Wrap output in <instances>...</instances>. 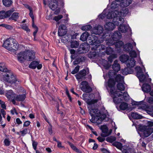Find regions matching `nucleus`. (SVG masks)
Here are the masks:
<instances>
[{"instance_id":"36","label":"nucleus","mask_w":153,"mask_h":153,"mask_svg":"<svg viewBox=\"0 0 153 153\" xmlns=\"http://www.w3.org/2000/svg\"><path fill=\"white\" fill-rule=\"evenodd\" d=\"M128 108V104L125 102H121L119 106L120 109L122 110H124Z\"/></svg>"},{"instance_id":"32","label":"nucleus","mask_w":153,"mask_h":153,"mask_svg":"<svg viewBox=\"0 0 153 153\" xmlns=\"http://www.w3.org/2000/svg\"><path fill=\"white\" fill-rule=\"evenodd\" d=\"M129 59V56L125 54H123L120 57V60L123 63L126 62Z\"/></svg>"},{"instance_id":"7","label":"nucleus","mask_w":153,"mask_h":153,"mask_svg":"<svg viewBox=\"0 0 153 153\" xmlns=\"http://www.w3.org/2000/svg\"><path fill=\"white\" fill-rule=\"evenodd\" d=\"M138 129L140 131L143 132V136L145 137H149L153 132V128L145 126L140 125Z\"/></svg>"},{"instance_id":"20","label":"nucleus","mask_w":153,"mask_h":153,"mask_svg":"<svg viewBox=\"0 0 153 153\" xmlns=\"http://www.w3.org/2000/svg\"><path fill=\"white\" fill-rule=\"evenodd\" d=\"M16 94L13 92L12 90H10L7 91L6 96L9 100H10L15 97Z\"/></svg>"},{"instance_id":"64","label":"nucleus","mask_w":153,"mask_h":153,"mask_svg":"<svg viewBox=\"0 0 153 153\" xmlns=\"http://www.w3.org/2000/svg\"><path fill=\"white\" fill-rule=\"evenodd\" d=\"M147 125L148 127H150L153 126V122L151 121H148L147 122Z\"/></svg>"},{"instance_id":"10","label":"nucleus","mask_w":153,"mask_h":153,"mask_svg":"<svg viewBox=\"0 0 153 153\" xmlns=\"http://www.w3.org/2000/svg\"><path fill=\"white\" fill-rule=\"evenodd\" d=\"M89 73L88 68H87V70L85 69H83L78 72L75 76L77 80H79L80 79L85 80L86 79L85 76L88 74Z\"/></svg>"},{"instance_id":"56","label":"nucleus","mask_w":153,"mask_h":153,"mask_svg":"<svg viewBox=\"0 0 153 153\" xmlns=\"http://www.w3.org/2000/svg\"><path fill=\"white\" fill-rule=\"evenodd\" d=\"M0 26H2L3 27H5L7 29H11L13 27L11 26L5 24H2L0 25Z\"/></svg>"},{"instance_id":"3","label":"nucleus","mask_w":153,"mask_h":153,"mask_svg":"<svg viewBox=\"0 0 153 153\" xmlns=\"http://www.w3.org/2000/svg\"><path fill=\"white\" fill-rule=\"evenodd\" d=\"M116 84V81L112 77H109L107 82L108 87L110 88V92L111 95H113V101L115 104L119 103L121 100V98H119V97L122 95L121 94L118 93L117 91H114Z\"/></svg>"},{"instance_id":"22","label":"nucleus","mask_w":153,"mask_h":153,"mask_svg":"<svg viewBox=\"0 0 153 153\" xmlns=\"http://www.w3.org/2000/svg\"><path fill=\"white\" fill-rule=\"evenodd\" d=\"M133 46L131 43H128L123 46V50L128 52H129L133 49Z\"/></svg>"},{"instance_id":"43","label":"nucleus","mask_w":153,"mask_h":153,"mask_svg":"<svg viewBox=\"0 0 153 153\" xmlns=\"http://www.w3.org/2000/svg\"><path fill=\"white\" fill-rule=\"evenodd\" d=\"M116 140V138L114 136H111L106 138V140L108 142L112 143Z\"/></svg>"},{"instance_id":"50","label":"nucleus","mask_w":153,"mask_h":153,"mask_svg":"<svg viewBox=\"0 0 153 153\" xmlns=\"http://www.w3.org/2000/svg\"><path fill=\"white\" fill-rule=\"evenodd\" d=\"M10 141L9 139L6 138L4 141V145L6 146H10Z\"/></svg>"},{"instance_id":"27","label":"nucleus","mask_w":153,"mask_h":153,"mask_svg":"<svg viewBox=\"0 0 153 153\" xmlns=\"http://www.w3.org/2000/svg\"><path fill=\"white\" fill-rule=\"evenodd\" d=\"M28 9H29L30 12L29 13V15L30 17H31L32 21V27L33 28H35L36 29H37L38 27L37 26L35 25L34 23V16L33 15V10L29 6H28Z\"/></svg>"},{"instance_id":"24","label":"nucleus","mask_w":153,"mask_h":153,"mask_svg":"<svg viewBox=\"0 0 153 153\" xmlns=\"http://www.w3.org/2000/svg\"><path fill=\"white\" fill-rule=\"evenodd\" d=\"M98 120L100 119L102 121H108L109 120V118L108 117H107V115L105 113L103 112H100V115L98 117Z\"/></svg>"},{"instance_id":"21","label":"nucleus","mask_w":153,"mask_h":153,"mask_svg":"<svg viewBox=\"0 0 153 153\" xmlns=\"http://www.w3.org/2000/svg\"><path fill=\"white\" fill-rule=\"evenodd\" d=\"M136 61L134 58H131L128 60L126 63L127 66L128 68H133L135 65Z\"/></svg>"},{"instance_id":"13","label":"nucleus","mask_w":153,"mask_h":153,"mask_svg":"<svg viewBox=\"0 0 153 153\" xmlns=\"http://www.w3.org/2000/svg\"><path fill=\"white\" fill-rule=\"evenodd\" d=\"M39 62L36 60L33 61L29 65V67L31 69H35L36 68L40 70L42 67V64H39Z\"/></svg>"},{"instance_id":"39","label":"nucleus","mask_w":153,"mask_h":153,"mask_svg":"<svg viewBox=\"0 0 153 153\" xmlns=\"http://www.w3.org/2000/svg\"><path fill=\"white\" fill-rule=\"evenodd\" d=\"M19 13L17 12L14 13L9 19L14 20L15 21L19 18Z\"/></svg>"},{"instance_id":"4","label":"nucleus","mask_w":153,"mask_h":153,"mask_svg":"<svg viewBox=\"0 0 153 153\" xmlns=\"http://www.w3.org/2000/svg\"><path fill=\"white\" fill-rule=\"evenodd\" d=\"M88 41L90 45L94 46L91 48L92 51H98L100 53L102 51H104L106 48L105 45L100 44L99 40H97L96 36H91L88 39Z\"/></svg>"},{"instance_id":"11","label":"nucleus","mask_w":153,"mask_h":153,"mask_svg":"<svg viewBox=\"0 0 153 153\" xmlns=\"http://www.w3.org/2000/svg\"><path fill=\"white\" fill-rule=\"evenodd\" d=\"M83 30L88 31L90 30L93 31L94 34L98 35L101 36L102 37L104 38L106 36V33H104V31H111L114 29H82ZM107 36V35H106Z\"/></svg>"},{"instance_id":"16","label":"nucleus","mask_w":153,"mask_h":153,"mask_svg":"<svg viewBox=\"0 0 153 153\" xmlns=\"http://www.w3.org/2000/svg\"><path fill=\"white\" fill-rule=\"evenodd\" d=\"M48 5L53 10H54L58 7V1L56 0H48Z\"/></svg>"},{"instance_id":"63","label":"nucleus","mask_w":153,"mask_h":153,"mask_svg":"<svg viewBox=\"0 0 153 153\" xmlns=\"http://www.w3.org/2000/svg\"><path fill=\"white\" fill-rule=\"evenodd\" d=\"M79 34V33H76L75 34L71 35V39H76V36Z\"/></svg>"},{"instance_id":"25","label":"nucleus","mask_w":153,"mask_h":153,"mask_svg":"<svg viewBox=\"0 0 153 153\" xmlns=\"http://www.w3.org/2000/svg\"><path fill=\"white\" fill-rule=\"evenodd\" d=\"M113 23L111 22L106 23L104 26L105 29H114L116 28V25H116L113 21Z\"/></svg>"},{"instance_id":"35","label":"nucleus","mask_w":153,"mask_h":153,"mask_svg":"<svg viewBox=\"0 0 153 153\" xmlns=\"http://www.w3.org/2000/svg\"><path fill=\"white\" fill-rule=\"evenodd\" d=\"M3 4L7 7L10 6L13 3L12 0H2Z\"/></svg>"},{"instance_id":"29","label":"nucleus","mask_w":153,"mask_h":153,"mask_svg":"<svg viewBox=\"0 0 153 153\" xmlns=\"http://www.w3.org/2000/svg\"><path fill=\"white\" fill-rule=\"evenodd\" d=\"M16 100L17 101L22 102L24 101L26 97L25 94L16 95L15 97Z\"/></svg>"},{"instance_id":"17","label":"nucleus","mask_w":153,"mask_h":153,"mask_svg":"<svg viewBox=\"0 0 153 153\" xmlns=\"http://www.w3.org/2000/svg\"><path fill=\"white\" fill-rule=\"evenodd\" d=\"M121 34L120 32L119 31H116L114 32L111 37L112 41L114 42H117L121 38Z\"/></svg>"},{"instance_id":"46","label":"nucleus","mask_w":153,"mask_h":153,"mask_svg":"<svg viewBox=\"0 0 153 153\" xmlns=\"http://www.w3.org/2000/svg\"><path fill=\"white\" fill-rule=\"evenodd\" d=\"M129 55L131 58H136L137 57V53L134 50L131 51L129 52Z\"/></svg>"},{"instance_id":"15","label":"nucleus","mask_w":153,"mask_h":153,"mask_svg":"<svg viewBox=\"0 0 153 153\" xmlns=\"http://www.w3.org/2000/svg\"><path fill=\"white\" fill-rule=\"evenodd\" d=\"M14 41H15V39L13 38L10 37L4 41L3 46L9 50V48H10V47L12 45L11 43L14 42Z\"/></svg>"},{"instance_id":"1","label":"nucleus","mask_w":153,"mask_h":153,"mask_svg":"<svg viewBox=\"0 0 153 153\" xmlns=\"http://www.w3.org/2000/svg\"><path fill=\"white\" fill-rule=\"evenodd\" d=\"M128 10L127 8H124L120 12L114 10L109 11L106 15V17L108 19H113V21L116 25H120L118 29H128L129 27L128 25L122 24L124 22V19L121 16H125L128 13Z\"/></svg>"},{"instance_id":"26","label":"nucleus","mask_w":153,"mask_h":153,"mask_svg":"<svg viewBox=\"0 0 153 153\" xmlns=\"http://www.w3.org/2000/svg\"><path fill=\"white\" fill-rule=\"evenodd\" d=\"M93 52H90L88 54V57L90 59H94L97 57L99 55L100 53L98 51H94Z\"/></svg>"},{"instance_id":"23","label":"nucleus","mask_w":153,"mask_h":153,"mask_svg":"<svg viewBox=\"0 0 153 153\" xmlns=\"http://www.w3.org/2000/svg\"><path fill=\"white\" fill-rule=\"evenodd\" d=\"M16 40L14 41V42H12V45L9 48V51L15 52L17 51L19 48V45L17 43L15 42Z\"/></svg>"},{"instance_id":"37","label":"nucleus","mask_w":153,"mask_h":153,"mask_svg":"<svg viewBox=\"0 0 153 153\" xmlns=\"http://www.w3.org/2000/svg\"><path fill=\"white\" fill-rule=\"evenodd\" d=\"M70 46L72 48H77L79 46V42L76 40H72L71 42Z\"/></svg>"},{"instance_id":"34","label":"nucleus","mask_w":153,"mask_h":153,"mask_svg":"<svg viewBox=\"0 0 153 153\" xmlns=\"http://www.w3.org/2000/svg\"><path fill=\"white\" fill-rule=\"evenodd\" d=\"M58 35L59 36H62L66 35L68 29H58Z\"/></svg>"},{"instance_id":"52","label":"nucleus","mask_w":153,"mask_h":153,"mask_svg":"<svg viewBox=\"0 0 153 153\" xmlns=\"http://www.w3.org/2000/svg\"><path fill=\"white\" fill-rule=\"evenodd\" d=\"M38 143L34 140H32V146L33 149L36 150L37 149V146L38 145Z\"/></svg>"},{"instance_id":"33","label":"nucleus","mask_w":153,"mask_h":153,"mask_svg":"<svg viewBox=\"0 0 153 153\" xmlns=\"http://www.w3.org/2000/svg\"><path fill=\"white\" fill-rule=\"evenodd\" d=\"M131 116L134 119H140L143 118V116L135 112H131Z\"/></svg>"},{"instance_id":"54","label":"nucleus","mask_w":153,"mask_h":153,"mask_svg":"<svg viewBox=\"0 0 153 153\" xmlns=\"http://www.w3.org/2000/svg\"><path fill=\"white\" fill-rule=\"evenodd\" d=\"M63 17V16L61 15H59L57 16H55L54 18L53 19L55 20L56 21H58L60 19H61Z\"/></svg>"},{"instance_id":"62","label":"nucleus","mask_w":153,"mask_h":153,"mask_svg":"<svg viewBox=\"0 0 153 153\" xmlns=\"http://www.w3.org/2000/svg\"><path fill=\"white\" fill-rule=\"evenodd\" d=\"M74 65H77L80 63V61L79 60V58H76L74 62Z\"/></svg>"},{"instance_id":"38","label":"nucleus","mask_w":153,"mask_h":153,"mask_svg":"<svg viewBox=\"0 0 153 153\" xmlns=\"http://www.w3.org/2000/svg\"><path fill=\"white\" fill-rule=\"evenodd\" d=\"M117 89L120 91H124L125 89V87L121 82H118L117 85Z\"/></svg>"},{"instance_id":"6","label":"nucleus","mask_w":153,"mask_h":153,"mask_svg":"<svg viewBox=\"0 0 153 153\" xmlns=\"http://www.w3.org/2000/svg\"><path fill=\"white\" fill-rule=\"evenodd\" d=\"M89 114L92 118L90 120L91 122L93 123H95L98 120V117L100 114V111L97 108H92L89 109Z\"/></svg>"},{"instance_id":"45","label":"nucleus","mask_w":153,"mask_h":153,"mask_svg":"<svg viewBox=\"0 0 153 153\" xmlns=\"http://www.w3.org/2000/svg\"><path fill=\"white\" fill-rule=\"evenodd\" d=\"M122 79V77L120 74L117 75L115 77L114 80L116 82H119Z\"/></svg>"},{"instance_id":"14","label":"nucleus","mask_w":153,"mask_h":153,"mask_svg":"<svg viewBox=\"0 0 153 153\" xmlns=\"http://www.w3.org/2000/svg\"><path fill=\"white\" fill-rule=\"evenodd\" d=\"M101 129L102 132L104 133V134H101V136L103 137H106L110 135L112 131V130H111L110 132H108V128L107 126L105 125H104L101 127Z\"/></svg>"},{"instance_id":"19","label":"nucleus","mask_w":153,"mask_h":153,"mask_svg":"<svg viewBox=\"0 0 153 153\" xmlns=\"http://www.w3.org/2000/svg\"><path fill=\"white\" fill-rule=\"evenodd\" d=\"M112 68L114 71L117 73L120 70V64L118 63V61L115 60L113 65H112Z\"/></svg>"},{"instance_id":"5","label":"nucleus","mask_w":153,"mask_h":153,"mask_svg":"<svg viewBox=\"0 0 153 153\" xmlns=\"http://www.w3.org/2000/svg\"><path fill=\"white\" fill-rule=\"evenodd\" d=\"M35 53L33 51H27L19 53L18 59L22 62L24 60L33 61L35 59Z\"/></svg>"},{"instance_id":"60","label":"nucleus","mask_w":153,"mask_h":153,"mask_svg":"<svg viewBox=\"0 0 153 153\" xmlns=\"http://www.w3.org/2000/svg\"><path fill=\"white\" fill-rule=\"evenodd\" d=\"M27 129L25 128L22 131H20V132L21 133L23 136H24L27 133Z\"/></svg>"},{"instance_id":"12","label":"nucleus","mask_w":153,"mask_h":153,"mask_svg":"<svg viewBox=\"0 0 153 153\" xmlns=\"http://www.w3.org/2000/svg\"><path fill=\"white\" fill-rule=\"evenodd\" d=\"M82 85L81 89L84 92L89 93L92 91V88L89 85L88 82L85 81H82L81 83Z\"/></svg>"},{"instance_id":"2","label":"nucleus","mask_w":153,"mask_h":153,"mask_svg":"<svg viewBox=\"0 0 153 153\" xmlns=\"http://www.w3.org/2000/svg\"><path fill=\"white\" fill-rule=\"evenodd\" d=\"M0 71L5 72L3 75V80L4 82H8L11 85L16 86L19 84V81L16 76L11 72L6 67L4 63H0Z\"/></svg>"},{"instance_id":"40","label":"nucleus","mask_w":153,"mask_h":153,"mask_svg":"<svg viewBox=\"0 0 153 153\" xmlns=\"http://www.w3.org/2000/svg\"><path fill=\"white\" fill-rule=\"evenodd\" d=\"M137 77L139 79L140 82H143L146 81V75L144 74L143 73Z\"/></svg>"},{"instance_id":"28","label":"nucleus","mask_w":153,"mask_h":153,"mask_svg":"<svg viewBox=\"0 0 153 153\" xmlns=\"http://www.w3.org/2000/svg\"><path fill=\"white\" fill-rule=\"evenodd\" d=\"M122 95L121 96L118 97L119 98H121V100L120 101V102L119 103V104L123 100V99L126 101H128L129 100V95L127 92H124L123 93V94H121Z\"/></svg>"},{"instance_id":"44","label":"nucleus","mask_w":153,"mask_h":153,"mask_svg":"<svg viewBox=\"0 0 153 153\" xmlns=\"http://www.w3.org/2000/svg\"><path fill=\"white\" fill-rule=\"evenodd\" d=\"M105 52L107 54L110 55L114 52V49L111 47H108L106 48Z\"/></svg>"},{"instance_id":"47","label":"nucleus","mask_w":153,"mask_h":153,"mask_svg":"<svg viewBox=\"0 0 153 153\" xmlns=\"http://www.w3.org/2000/svg\"><path fill=\"white\" fill-rule=\"evenodd\" d=\"M80 68V66L79 65H77L76 67L71 72V73L72 74H74L77 73L79 71Z\"/></svg>"},{"instance_id":"48","label":"nucleus","mask_w":153,"mask_h":153,"mask_svg":"<svg viewBox=\"0 0 153 153\" xmlns=\"http://www.w3.org/2000/svg\"><path fill=\"white\" fill-rule=\"evenodd\" d=\"M117 72L114 71L113 70H110L109 71L108 73L109 78L112 77L113 75H115L117 74Z\"/></svg>"},{"instance_id":"49","label":"nucleus","mask_w":153,"mask_h":153,"mask_svg":"<svg viewBox=\"0 0 153 153\" xmlns=\"http://www.w3.org/2000/svg\"><path fill=\"white\" fill-rule=\"evenodd\" d=\"M13 11V10H10L6 12L4 11V14H5V16H6V18L9 17Z\"/></svg>"},{"instance_id":"30","label":"nucleus","mask_w":153,"mask_h":153,"mask_svg":"<svg viewBox=\"0 0 153 153\" xmlns=\"http://www.w3.org/2000/svg\"><path fill=\"white\" fill-rule=\"evenodd\" d=\"M67 143L70 146L71 148L76 152L77 153H82V152L81 150L77 148L73 143L69 141H67Z\"/></svg>"},{"instance_id":"59","label":"nucleus","mask_w":153,"mask_h":153,"mask_svg":"<svg viewBox=\"0 0 153 153\" xmlns=\"http://www.w3.org/2000/svg\"><path fill=\"white\" fill-rule=\"evenodd\" d=\"M52 125H49V126L48 128V131L50 135H51L53 133L52 130Z\"/></svg>"},{"instance_id":"55","label":"nucleus","mask_w":153,"mask_h":153,"mask_svg":"<svg viewBox=\"0 0 153 153\" xmlns=\"http://www.w3.org/2000/svg\"><path fill=\"white\" fill-rule=\"evenodd\" d=\"M111 66V65L107 62L106 63L104 64V66L106 69H108Z\"/></svg>"},{"instance_id":"51","label":"nucleus","mask_w":153,"mask_h":153,"mask_svg":"<svg viewBox=\"0 0 153 153\" xmlns=\"http://www.w3.org/2000/svg\"><path fill=\"white\" fill-rule=\"evenodd\" d=\"M122 73L124 75H127L129 74V72L128 71V67L122 70Z\"/></svg>"},{"instance_id":"31","label":"nucleus","mask_w":153,"mask_h":153,"mask_svg":"<svg viewBox=\"0 0 153 153\" xmlns=\"http://www.w3.org/2000/svg\"><path fill=\"white\" fill-rule=\"evenodd\" d=\"M89 36V33L88 32L85 31L81 35L80 39L83 42L87 40Z\"/></svg>"},{"instance_id":"42","label":"nucleus","mask_w":153,"mask_h":153,"mask_svg":"<svg viewBox=\"0 0 153 153\" xmlns=\"http://www.w3.org/2000/svg\"><path fill=\"white\" fill-rule=\"evenodd\" d=\"M135 69L137 71L136 75L137 76L143 73L142 68L140 66H136L135 68Z\"/></svg>"},{"instance_id":"18","label":"nucleus","mask_w":153,"mask_h":153,"mask_svg":"<svg viewBox=\"0 0 153 153\" xmlns=\"http://www.w3.org/2000/svg\"><path fill=\"white\" fill-rule=\"evenodd\" d=\"M141 88L142 90L144 93H148L151 91V87L148 83H145L143 84Z\"/></svg>"},{"instance_id":"53","label":"nucleus","mask_w":153,"mask_h":153,"mask_svg":"<svg viewBox=\"0 0 153 153\" xmlns=\"http://www.w3.org/2000/svg\"><path fill=\"white\" fill-rule=\"evenodd\" d=\"M132 0H124L123 1V3L126 4L125 5L126 6H128L131 3Z\"/></svg>"},{"instance_id":"41","label":"nucleus","mask_w":153,"mask_h":153,"mask_svg":"<svg viewBox=\"0 0 153 153\" xmlns=\"http://www.w3.org/2000/svg\"><path fill=\"white\" fill-rule=\"evenodd\" d=\"M112 145L119 149H121L123 147L122 143L118 142H115L113 143Z\"/></svg>"},{"instance_id":"8","label":"nucleus","mask_w":153,"mask_h":153,"mask_svg":"<svg viewBox=\"0 0 153 153\" xmlns=\"http://www.w3.org/2000/svg\"><path fill=\"white\" fill-rule=\"evenodd\" d=\"M108 43L107 42V43H109L110 44H108L109 45H115V51H116V52L118 53H120L121 52L122 50L121 49V47H123L124 45V44L123 42L121 41H118L117 42H113L112 41V40L109 39L108 40Z\"/></svg>"},{"instance_id":"9","label":"nucleus","mask_w":153,"mask_h":153,"mask_svg":"<svg viewBox=\"0 0 153 153\" xmlns=\"http://www.w3.org/2000/svg\"><path fill=\"white\" fill-rule=\"evenodd\" d=\"M90 44L85 42L81 44L79 46L76 53L78 54H83L87 52L90 49Z\"/></svg>"},{"instance_id":"58","label":"nucleus","mask_w":153,"mask_h":153,"mask_svg":"<svg viewBox=\"0 0 153 153\" xmlns=\"http://www.w3.org/2000/svg\"><path fill=\"white\" fill-rule=\"evenodd\" d=\"M100 150L103 153H111L109 150L104 148H101Z\"/></svg>"},{"instance_id":"57","label":"nucleus","mask_w":153,"mask_h":153,"mask_svg":"<svg viewBox=\"0 0 153 153\" xmlns=\"http://www.w3.org/2000/svg\"><path fill=\"white\" fill-rule=\"evenodd\" d=\"M5 14L4 11H2L0 12V19L6 18Z\"/></svg>"},{"instance_id":"61","label":"nucleus","mask_w":153,"mask_h":153,"mask_svg":"<svg viewBox=\"0 0 153 153\" xmlns=\"http://www.w3.org/2000/svg\"><path fill=\"white\" fill-rule=\"evenodd\" d=\"M30 122L29 121H26L23 124L24 127H27L30 124Z\"/></svg>"}]
</instances>
